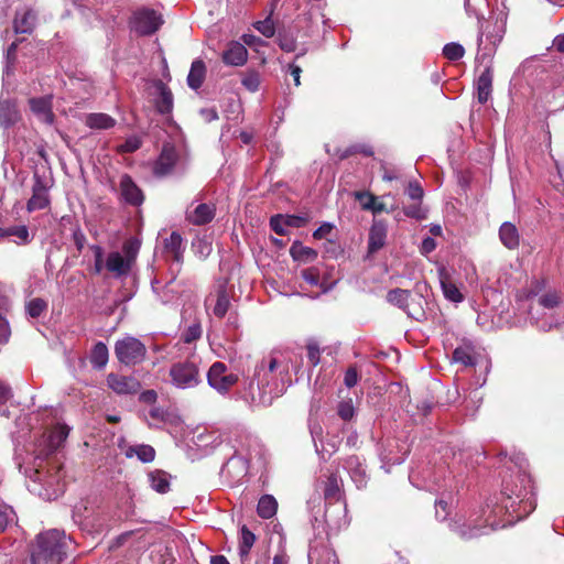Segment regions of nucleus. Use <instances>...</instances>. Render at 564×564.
<instances>
[{
	"mask_svg": "<svg viewBox=\"0 0 564 564\" xmlns=\"http://www.w3.org/2000/svg\"><path fill=\"white\" fill-rule=\"evenodd\" d=\"M324 498L330 502H337L340 499V480L336 473H332L325 481Z\"/></svg>",
	"mask_w": 564,
	"mask_h": 564,
	"instance_id": "obj_28",
	"label": "nucleus"
},
{
	"mask_svg": "<svg viewBox=\"0 0 564 564\" xmlns=\"http://www.w3.org/2000/svg\"><path fill=\"white\" fill-rule=\"evenodd\" d=\"M202 335V328L200 325L194 324L191 325L185 329V332L182 335V339L186 344H191L195 340H197Z\"/></svg>",
	"mask_w": 564,
	"mask_h": 564,
	"instance_id": "obj_49",
	"label": "nucleus"
},
{
	"mask_svg": "<svg viewBox=\"0 0 564 564\" xmlns=\"http://www.w3.org/2000/svg\"><path fill=\"white\" fill-rule=\"evenodd\" d=\"M337 413L339 417L343 419L344 421H350L355 414V409L351 400L339 402Z\"/></svg>",
	"mask_w": 564,
	"mask_h": 564,
	"instance_id": "obj_48",
	"label": "nucleus"
},
{
	"mask_svg": "<svg viewBox=\"0 0 564 564\" xmlns=\"http://www.w3.org/2000/svg\"><path fill=\"white\" fill-rule=\"evenodd\" d=\"M163 21L153 9H141L134 12L132 18V28L140 35H152L154 34Z\"/></svg>",
	"mask_w": 564,
	"mask_h": 564,
	"instance_id": "obj_5",
	"label": "nucleus"
},
{
	"mask_svg": "<svg viewBox=\"0 0 564 564\" xmlns=\"http://www.w3.org/2000/svg\"><path fill=\"white\" fill-rule=\"evenodd\" d=\"M11 398V388L6 383L0 382V406L4 405Z\"/></svg>",
	"mask_w": 564,
	"mask_h": 564,
	"instance_id": "obj_60",
	"label": "nucleus"
},
{
	"mask_svg": "<svg viewBox=\"0 0 564 564\" xmlns=\"http://www.w3.org/2000/svg\"><path fill=\"white\" fill-rule=\"evenodd\" d=\"M216 206L212 203H202L194 210L187 213L186 220L194 226H204L214 220Z\"/></svg>",
	"mask_w": 564,
	"mask_h": 564,
	"instance_id": "obj_12",
	"label": "nucleus"
},
{
	"mask_svg": "<svg viewBox=\"0 0 564 564\" xmlns=\"http://www.w3.org/2000/svg\"><path fill=\"white\" fill-rule=\"evenodd\" d=\"M406 217L422 220L426 218V212L422 208V202L414 200L413 204L403 207Z\"/></svg>",
	"mask_w": 564,
	"mask_h": 564,
	"instance_id": "obj_44",
	"label": "nucleus"
},
{
	"mask_svg": "<svg viewBox=\"0 0 564 564\" xmlns=\"http://www.w3.org/2000/svg\"><path fill=\"white\" fill-rule=\"evenodd\" d=\"M307 358L313 367H316L321 361V349L315 341H310L306 345Z\"/></svg>",
	"mask_w": 564,
	"mask_h": 564,
	"instance_id": "obj_50",
	"label": "nucleus"
},
{
	"mask_svg": "<svg viewBox=\"0 0 564 564\" xmlns=\"http://www.w3.org/2000/svg\"><path fill=\"white\" fill-rule=\"evenodd\" d=\"M278 510V501L271 495H263L258 502L257 513L262 519L272 518Z\"/></svg>",
	"mask_w": 564,
	"mask_h": 564,
	"instance_id": "obj_27",
	"label": "nucleus"
},
{
	"mask_svg": "<svg viewBox=\"0 0 564 564\" xmlns=\"http://www.w3.org/2000/svg\"><path fill=\"white\" fill-rule=\"evenodd\" d=\"M21 119L17 102L13 100L0 101V126L9 128L14 126Z\"/></svg>",
	"mask_w": 564,
	"mask_h": 564,
	"instance_id": "obj_19",
	"label": "nucleus"
},
{
	"mask_svg": "<svg viewBox=\"0 0 564 564\" xmlns=\"http://www.w3.org/2000/svg\"><path fill=\"white\" fill-rule=\"evenodd\" d=\"M17 519V514L11 506L0 505V532H4L10 523Z\"/></svg>",
	"mask_w": 564,
	"mask_h": 564,
	"instance_id": "obj_41",
	"label": "nucleus"
},
{
	"mask_svg": "<svg viewBox=\"0 0 564 564\" xmlns=\"http://www.w3.org/2000/svg\"><path fill=\"white\" fill-rule=\"evenodd\" d=\"M241 84L251 93H254L259 89L260 86V75L257 70H247L242 74Z\"/></svg>",
	"mask_w": 564,
	"mask_h": 564,
	"instance_id": "obj_42",
	"label": "nucleus"
},
{
	"mask_svg": "<svg viewBox=\"0 0 564 564\" xmlns=\"http://www.w3.org/2000/svg\"><path fill=\"white\" fill-rule=\"evenodd\" d=\"M499 238L502 245L509 250L517 249L520 243V235L517 227L511 223H503L499 229Z\"/></svg>",
	"mask_w": 564,
	"mask_h": 564,
	"instance_id": "obj_20",
	"label": "nucleus"
},
{
	"mask_svg": "<svg viewBox=\"0 0 564 564\" xmlns=\"http://www.w3.org/2000/svg\"><path fill=\"white\" fill-rule=\"evenodd\" d=\"M25 308L32 318H37L46 311L47 303L41 297H35L26 303Z\"/></svg>",
	"mask_w": 564,
	"mask_h": 564,
	"instance_id": "obj_37",
	"label": "nucleus"
},
{
	"mask_svg": "<svg viewBox=\"0 0 564 564\" xmlns=\"http://www.w3.org/2000/svg\"><path fill=\"white\" fill-rule=\"evenodd\" d=\"M301 275L311 285L315 286L319 283V271L315 267L304 269Z\"/></svg>",
	"mask_w": 564,
	"mask_h": 564,
	"instance_id": "obj_54",
	"label": "nucleus"
},
{
	"mask_svg": "<svg viewBox=\"0 0 564 564\" xmlns=\"http://www.w3.org/2000/svg\"><path fill=\"white\" fill-rule=\"evenodd\" d=\"M230 306L229 296L227 294V291L224 286H219L216 292V304L213 308V313L218 318H223Z\"/></svg>",
	"mask_w": 564,
	"mask_h": 564,
	"instance_id": "obj_32",
	"label": "nucleus"
},
{
	"mask_svg": "<svg viewBox=\"0 0 564 564\" xmlns=\"http://www.w3.org/2000/svg\"><path fill=\"white\" fill-rule=\"evenodd\" d=\"M122 251L124 253L123 257L126 259H130V263L133 265L135 258H137V253L139 251L138 241H134V240L124 241L123 246H122Z\"/></svg>",
	"mask_w": 564,
	"mask_h": 564,
	"instance_id": "obj_47",
	"label": "nucleus"
},
{
	"mask_svg": "<svg viewBox=\"0 0 564 564\" xmlns=\"http://www.w3.org/2000/svg\"><path fill=\"white\" fill-rule=\"evenodd\" d=\"M182 236L176 231H173L170 237L164 240V249L170 252L177 262L182 259Z\"/></svg>",
	"mask_w": 564,
	"mask_h": 564,
	"instance_id": "obj_33",
	"label": "nucleus"
},
{
	"mask_svg": "<svg viewBox=\"0 0 564 564\" xmlns=\"http://www.w3.org/2000/svg\"><path fill=\"white\" fill-rule=\"evenodd\" d=\"M256 542V535L252 533L247 525H242L241 528V539L239 543V555L243 560L246 558L250 550L252 549Z\"/></svg>",
	"mask_w": 564,
	"mask_h": 564,
	"instance_id": "obj_35",
	"label": "nucleus"
},
{
	"mask_svg": "<svg viewBox=\"0 0 564 564\" xmlns=\"http://www.w3.org/2000/svg\"><path fill=\"white\" fill-rule=\"evenodd\" d=\"M15 236L23 243L29 242V230L26 226H13L10 228H0V237Z\"/></svg>",
	"mask_w": 564,
	"mask_h": 564,
	"instance_id": "obj_38",
	"label": "nucleus"
},
{
	"mask_svg": "<svg viewBox=\"0 0 564 564\" xmlns=\"http://www.w3.org/2000/svg\"><path fill=\"white\" fill-rule=\"evenodd\" d=\"M355 154H362L365 156H372L375 154L373 149L369 144L357 143L345 149L340 154V160H346Z\"/></svg>",
	"mask_w": 564,
	"mask_h": 564,
	"instance_id": "obj_36",
	"label": "nucleus"
},
{
	"mask_svg": "<svg viewBox=\"0 0 564 564\" xmlns=\"http://www.w3.org/2000/svg\"><path fill=\"white\" fill-rule=\"evenodd\" d=\"M158 394L154 390H145L140 393L139 400L147 404H153L156 402Z\"/></svg>",
	"mask_w": 564,
	"mask_h": 564,
	"instance_id": "obj_61",
	"label": "nucleus"
},
{
	"mask_svg": "<svg viewBox=\"0 0 564 564\" xmlns=\"http://www.w3.org/2000/svg\"><path fill=\"white\" fill-rule=\"evenodd\" d=\"M73 241H74L77 250L80 252L84 249V247H85L86 236H85V234L79 228L74 230V232H73Z\"/></svg>",
	"mask_w": 564,
	"mask_h": 564,
	"instance_id": "obj_58",
	"label": "nucleus"
},
{
	"mask_svg": "<svg viewBox=\"0 0 564 564\" xmlns=\"http://www.w3.org/2000/svg\"><path fill=\"white\" fill-rule=\"evenodd\" d=\"M10 337V327L7 319L0 314V345L6 344Z\"/></svg>",
	"mask_w": 564,
	"mask_h": 564,
	"instance_id": "obj_57",
	"label": "nucleus"
},
{
	"mask_svg": "<svg viewBox=\"0 0 564 564\" xmlns=\"http://www.w3.org/2000/svg\"><path fill=\"white\" fill-rule=\"evenodd\" d=\"M494 69L491 65L485 67L476 82L478 102L486 104L492 93Z\"/></svg>",
	"mask_w": 564,
	"mask_h": 564,
	"instance_id": "obj_16",
	"label": "nucleus"
},
{
	"mask_svg": "<svg viewBox=\"0 0 564 564\" xmlns=\"http://www.w3.org/2000/svg\"><path fill=\"white\" fill-rule=\"evenodd\" d=\"M412 297V292L410 290H404L400 288L392 289L388 291L386 295V300L389 304L397 306L408 314L410 317H414L417 319L415 314L410 310V299Z\"/></svg>",
	"mask_w": 564,
	"mask_h": 564,
	"instance_id": "obj_17",
	"label": "nucleus"
},
{
	"mask_svg": "<svg viewBox=\"0 0 564 564\" xmlns=\"http://www.w3.org/2000/svg\"><path fill=\"white\" fill-rule=\"evenodd\" d=\"M154 87L159 91L155 99V109L160 115H171L174 107V97L171 89L161 79L154 82Z\"/></svg>",
	"mask_w": 564,
	"mask_h": 564,
	"instance_id": "obj_13",
	"label": "nucleus"
},
{
	"mask_svg": "<svg viewBox=\"0 0 564 564\" xmlns=\"http://www.w3.org/2000/svg\"><path fill=\"white\" fill-rule=\"evenodd\" d=\"M178 161V153L174 145L164 144L159 158L153 164V174L156 177H164L171 174Z\"/></svg>",
	"mask_w": 564,
	"mask_h": 564,
	"instance_id": "obj_7",
	"label": "nucleus"
},
{
	"mask_svg": "<svg viewBox=\"0 0 564 564\" xmlns=\"http://www.w3.org/2000/svg\"><path fill=\"white\" fill-rule=\"evenodd\" d=\"M50 205L48 186L39 173L33 175L32 196L26 203L29 212L45 209Z\"/></svg>",
	"mask_w": 564,
	"mask_h": 564,
	"instance_id": "obj_6",
	"label": "nucleus"
},
{
	"mask_svg": "<svg viewBox=\"0 0 564 564\" xmlns=\"http://www.w3.org/2000/svg\"><path fill=\"white\" fill-rule=\"evenodd\" d=\"M145 345L133 336H124L115 344V355L118 361L127 367L142 364L147 358Z\"/></svg>",
	"mask_w": 564,
	"mask_h": 564,
	"instance_id": "obj_3",
	"label": "nucleus"
},
{
	"mask_svg": "<svg viewBox=\"0 0 564 564\" xmlns=\"http://www.w3.org/2000/svg\"><path fill=\"white\" fill-rule=\"evenodd\" d=\"M254 28L265 37H272L275 33L274 23L271 17L254 23Z\"/></svg>",
	"mask_w": 564,
	"mask_h": 564,
	"instance_id": "obj_45",
	"label": "nucleus"
},
{
	"mask_svg": "<svg viewBox=\"0 0 564 564\" xmlns=\"http://www.w3.org/2000/svg\"><path fill=\"white\" fill-rule=\"evenodd\" d=\"M301 73H302V69L299 65H294V64L290 65V74L293 77L295 86H300V84H301V82H300Z\"/></svg>",
	"mask_w": 564,
	"mask_h": 564,
	"instance_id": "obj_64",
	"label": "nucleus"
},
{
	"mask_svg": "<svg viewBox=\"0 0 564 564\" xmlns=\"http://www.w3.org/2000/svg\"><path fill=\"white\" fill-rule=\"evenodd\" d=\"M228 368L223 361H215L207 371V383L219 394L228 393L235 387L239 377L236 373H228Z\"/></svg>",
	"mask_w": 564,
	"mask_h": 564,
	"instance_id": "obj_4",
	"label": "nucleus"
},
{
	"mask_svg": "<svg viewBox=\"0 0 564 564\" xmlns=\"http://www.w3.org/2000/svg\"><path fill=\"white\" fill-rule=\"evenodd\" d=\"M290 254L294 261L312 262L317 258V251L313 248L303 246L300 241H294L290 248Z\"/></svg>",
	"mask_w": 564,
	"mask_h": 564,
	"instance_id": "obj_26",
	"label": "nucleus"
},
{
	"mask_svg": "<svg viewBox=\"0 0 564 564\" xmlns=\"http://www.w3.org/2000/svg\"><path fill=\"white\" fill-rule=\"evenodd\" d=\"M108 359L109 351L107 346L101 341L95 344L90 352V364L93 365V367L101 369L107 365Z\"/></svg>",
	"mask_w": 564,
	"mask_h": 564,
	"instance_id": "obj_31",
	"label": "nucleus"
},
{
	"mask_svg": "<svg viewBox=\"0 0 564 564\" xmlns=\"http://www.w3.org/2000/svg\"><path fill=\"white\" fill-rule=\"evenodd\" d=\"M36 15L32 10L17 13L13 22L14 31L21 34H30L34 30Z\"/></svg>",
	"mask_w": 564,
	"mask_h": 564,
	"instance_id": "obj_24",
	"label": "nucleus"
},
{
	"mask_svg": "<svg viewBox=\"0 0 564 564\" xmlns=\"http://www.w3.org/2000/svg\"><path fill=\"white\" fill-rule=\"evenodd\" d=\"M133 455H135L142 463H151L155 458V449L151 445L147 444L130 446L126 451V456L131 458Z\"/></svg>",
	"mask_w": 564,
	"mask_h": 564,
	"instance_id": "obj_29",
	"label": "nucleus"
},
{
	"mask_svg": "<svg viewBox=\"0 0 564 564\" xmlns=\"http://www.w3.org/2000/svg\"><path fill=\"white\" fill-rule=\"evenodd\" d=\"M388 226L384 220L375 219L368 237V254H373L386 245Z\"/></svg>",
	"mask_w": 564,
	"mask_h": 564,
	"instance_id": "obj_10",
	"label": "nucleus"
},
{
	"mask_svg": "<svg viewBox=\"0 0 564 564\" xmlns=\"http://www.w3.org/2000/svg\"><path fill=\"white\" fill-rule=\"evenodd\" d=\"M405 194L412 200L422 202L423 196H424V191H423L422 186L420 185V183H417V182H410L408 187H406V189H405Z\"/></svg>",
	"mask_w": 564,
	"mask_h": 564,
	"instance_id": "obj_52",
	"label": "nucleus"
},
{
	"mask_svg": "<svg viewBox=\"0 0 564 564\" xmlns=\"http://www.w3.org/2000/svg\"><path fill=\"white\" fill-rule=\"evenodd\" d=\"M206 77V65L202 59H195L187 75V85L189 88L197 90L202 87Z\"/></svg>",
	"mask_w": 564,
	"mask_h": 564,
	"instance_id": "obj_22",
	"label": "nucleus"
},
{
	"mask_svg": "<svg viewBox=\"0 0 564 564\" xmlns=\"http://www.w3.org/2000/svg\"><path fill=\"white\" fill-rule=\"evenodd\" d=\"M270 227L275 234L280 236L286 235V230L284 229V227H286L284 215L278 214L272 216L270 218Z\"/></svg>",
	"mask_w": 564,
	"mask_h": 564,
	"instance_id": "obj_51",
	"label": "nucleus"
},
{
	"mask_svg": "<svg viewBox=\"0 0 564 564\" xmlns=\"http://www.w3.org/2000/svg\"><path fill=\"white\" fill-rule=\"evenodd\" d=\"M354 196L356 199L367 198V204H364V210H370L373 214H379L381 212L391 213L395 209L394 206L387 208V206L383 203L378 202V198L370 192L358 191L354 193Z\"/></svg>",
	"mask_w": 564,
	"mask_h": 564,
	"instance_id": "obj_25",
	"label": "nucleus"
},
{
	"mask_svg": "<svg viewBox=\"0 0 564 564\" xmlns=\"http://www.w3.org/2000/svg\"><path fill=\"white\" fill-rule=\"evenodd\" d=\"M69 434L67 425H57L48 436V446L52 451H57L66 441Z\"/></svg>",
	"mask_w": 564,
	"mask_h": 564,
	"instance_id": "obj_34",
	"label": "nucleus"
},
{
	"mask_svg": "<svg viewBox=\"0 0 564 564\" xmlns=\"http://www.w3.org/2000/svg\"><path fill=\"white\" fill-rule=\"evenodd\" d=\"M107 386L117 394H135L141 389V383L132 376H122L109 373L107 376Z\"/></svg>",
	"mask_w": 564,
	"mask_h": 564,
	"instance_id": "obj_8",
	"label": "nucleus"
},
{
	"mask_svg": "<svg viewBox=\"0 0 564 564\" xmlns=\"http://www.w3.org/2000/svg\"><path fill=\"white\" fill-rule=\"evenodd\" d=\"M248 51L239 42H232L223 53V61L227 65L241 66L247 62Z\"/></svg>",
	"mask_w": 564,
	"mask_h": 564,
	"instance_id": "obj_18",
	"label": "nucleus"
},
{
	"mask_svg": "<svg viewBox=\"0 0 564 564\" xmlns=\"http://www.w3.org/2000/svg\"><path fill=\"white\" fill-rule=\"evenodd\" d=\"M286 227L301 228L306 225L307 218L296 215H284Z\"/></svg>",
	"mask_w": 564,
	"mask_h": 564,
	"instance_id": "obj_56",
	"label": "nucleus"
},
{
	"mask_svg": "<svg viewBox=\"0 0 564 564\" xmlns=\"http://www.w3.org/2000/svg\"><path fill=\"white\" fill-rule=\"evenodd\" d=\"M435 248H436L435 240L431 237H426L423 239V241L421 243L420 251L422 254H429L432 251H434Z\"/></svg>",
	"mask_w": 564,
	"mask_h": 564,
	"instance_id": "obj_59",
	"label": "nucleus"
},
{
	"mask_svg": "<svg viewBox=\"0 0 564 564\" xmlns=\"http://www.w3.org/2000/svg\"><path fill=\"white\" fill-rule=\"evenodd\" d=\"M116 119L104 112H91L85 118V124L90 129L107 130L116 126Z\"/></svg>",
	"mask_w": 564,
	"mask_h": 564,
	"instance_id": "obj_21",
	"label": "nucleus"
},
{
	"mask_svg": "<svg viewBox=\"0 0 564 564\" xmlns=\"http://www.w3.org/2000/svg\"><path fill=\"white\" fill-rule=\"evenodd\" d=\"M72 540L64 531L52 529L40 533L31 551L32 564H61Z\"/></svg>",
	"mask_w": 564,
	"mask_h": 564,
	"instance_id": "obj_1",
	"label": "nucleus"
},
{
	"mask_svg": "<svg viewBox=\"0 0 564 564\" xmlns=\"http://www.w3.org/2000/svg\"><path fill=\"white\" fill-rule=\"evenodd\" d=\"M30 108L43 122L52 124L55 115L52 110V97H35L29 100Z\"/></svg>",
	"mask_w": 564,
	"mask_h": 564,
	"instance_id": "obj_14",
	"label": "nucleus"
},
{
	"mask_svg": "<svg viewBox=\"0 0 564 564\" xmlns=\"http://www.w3.org/2000/svg\"><path fill=\"white\" fill-rule=\"evenodd\" d=\"M151 487L159 494H166L170 490L169 474L162 469H155L149 474Z\"/></svg>",
	"mask_w": 564,
	"mask_h": 564,
	"instance_id": "obj_30",
	"label": "nucleus"
},
{
	"mask_svg": "<svg viewBox=\"0 0 564 564\" xmlns=\"http://www.w3.org/2000/svg\"><path fill=\"white\" fill-rule=\"evenodd\" d=\"M539 302L546 308H553L558 305L560 299L556 293H546L540 297Z\"/></svg>",
	"mask_w": 564,
	"mask_h": 564,
	"instance_id": "obj_55",
	"label": "nucleus"
},
{
	"mask_svg": "<svg viewBox=\"0 0 564 564\" xmlns=\"http://www.w3.org/2000/svg\"><path fill=\"white\" fill-rule=\"evenodd\" d=\"M120 193L124 202L131 206H140L144 200L142 189L129 174H123L120 178Z\"/></svg>",
	"mask_w": 564,
	"mask_h": 564,
	"instance_id": "obj_9",
	"label": "nucleus"
},
{
	"mask_svg": "<svg viewBox=\"0 0 564 564\" xmlns=\"http://www.w3.org/2000/svg\"><path fill=\"white\" fill-rule=\"evenodd\" d=\"M465 54V48L459 43H447L443 47V55L448 61L455 62L460 59Z\"/></svg>",
	"mask_w": 564,
	"mask_h": 564,
	"instance_id": "obj_40",
	"label": "nucleus"
},
{
	"mask_svg": "<svg viewBox=\"0 0 564 564\" xmlns=\"http://www.w3.org/2000/svg\"><path fill=\"white\" fill-rule=\"evenodd\" d=\"M90 249L94 252V258H95L94 273L100 274L102 272V270L106 269L105 262H104V249L98 245L90 246Z\"/></svg>",
	"mask_w": 564,
	"mask_h": 564,
	"instance_id": "obj_46",
	"label": "nucleus"
},
{
	"mask_svg": "<svg viewBox=\"0 0 564 564\" xmlns=\"http://www.w3.org/2000/svg\"><path fill=\"white\" fill-rule=\"evenodd\" d=\"M360 379V375L356 366H350L345 372L344 383L347 388H354Z\"/></svg>",
	"mask_w": 564,
	"mask_h": 564,
	"instance_id": "obj_53",
	"label": "nucleus"
},
{
	"mask_svg": "<svg viewBox=\"0 0 564 564\" xmlns=\"http://www.w3.org/2000/svg\"><path fill=\"white\" fill-rule=\"evenodd\" d=\"M524 481H529L525 475L517 474L510 480L503 482L502 495L508 499L514 498L522 501L529 492L527 487L523 486Z\"/></svg>",
	"mask_w": 564,
	"mask_h": 564,
	"instance_id": "obj_15",
	"label": "nucleus"
},
{
	"mask_svg": "<svg viewBox=\"0 0 564 564\" xmlns=\"http://www.w3.org/2000/svg\"><path fill=\"white\" fill-rule=\"evenodd\" d=\"M333 227L332 225L329 224H324L322 225L321 227H318L314 232H313V237L315 239H322L324 238L326 235H328L330 231H332Z\"/></svg>",
	"mask_w": 564,
	"mask_h": 564,
	"instance_id": "obj_63",
	"label": "nucleus"
},
{
	"mask_svg": "<svg viewBox=\"0 0 564 564\" xmlns=\"http://www.w3.org/2000/svg\"><path fill=\"white\" fill-rule=\"evenodd\" d=\"M106 270L112 274L113 278L127 276L132 269L130 259H126L120 252L112 251L108 254L105 262Z\"/></svg>",
	"mask_w": 564,
	"mask_h": 564,
	"instance_id": "obj_11",
	"label": "nucleus"
},
{
	"mask_svg": "<svg viewBox=\"0 0 564 564\" xmlns=\"http://www.w3.org/2000/svg\"><path fill=\"white\" fill-rule=\"evenodd\" d=\"M171 382L178 389H194L202 384L199 364L192 358L174 362L169 370Z\"/></svg>",
	"mask_w": 564,
	"mask_h": 564,
	"instance_id": "obj_2",
	"label": "nucleus"
},
{
	"mask_svg": "<svg viewBox=\"0 0 564 564\" xmlns=\"http://www.w3.org/2000/svg\"><path fill=\"white\" fill-rule=\"evenodd\" d=\"M142 145V141L139 137H129L122 144L118 145L116 151L119 154L133 153L138 151Z\"/></svg>",
	"mask_w": 564,
	"mask_h": 564,
	"instance_id": "obj_43",
	"label": "nucleus"
},
{
	"mask_svg": "<svg viewBox=\"0 0 564 564\" xmlns=\"http://www.w3.org/2000/svg\"><path fill=\"white\" fill-rule=\"evenodd\" d=\"M453 360L466 367L475 365V358L468 347H457L453 351Z\"/></svg>",
	"mask_w": 564,
	"mask_h": 564,
	"instance_id": "obj_39",
	"label": "nucleus"
},
{
	"mask_svg": "<svg viewBox=\"0 0 564 564\" xmlns=\"http://www.w3.org/2000/svg\"><path fill=\"white\" fill-rule=\"evenodd\" d=\"M279 46L284 52H294L296 48V43L293 39H280Z\"/></svg>",
	"mask_w": 564,
	"mask_h": 564,
	"instance_id": "obj_62",
	"label": "nucleus"
},
{
	"mask_svg": "<svg viewBox=\"0 0 564 564\" xmlns=\"http://www.w3.org/2000/svg\"><path fill=\"white\" fill-rule=\"evenodd\" d=\"M440 282L444 296L447 300L454 303H459L464 300L463 294L455 283L451 281L449 275L444 268L440 270Z\"/></svg>",
	"mask_w": 564,
	"mask_h": 564,
	"instance_id": "obj_23",
	"label": "nucleus"
}]
</instances>
